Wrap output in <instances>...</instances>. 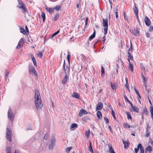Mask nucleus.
<instances>
[{
    "mask_svg": "<svg viewBox=\"0 0 153 153\" xmlns=\"http://www.w3.org/2000/svg\"><path fill=\"white\" fill-rule=\"evenodd\" d=\"M145 87L146 90L147 92V93L149 94L150 93V90L149 89H147V86L146 85H144Z\"/></svg>",
    "mask_w": 153,
    "mask_h": 153,
    "instance_id": "47",
    "label": "nucleus"
},
{
    "mask_svg": "<svg viewBox=\"0 0 153 153\" xmlns=\"http://www.w3.org/2000/svg\"><path fill=\"white\" fill-rule=\"evenodd\" d=\"M148 110L146 108L144 109V110L141 113V115H147Z\"/></svg>",
    "mask_w": 153,
    "mask_h": 153,
    "instance_id": "25",
    "label": "nucleus"
},
{
    "mask_svg": "<svg viewBox=\"0 0 153 153\" xmlns=\"http://www.w3.org/2000/svg\"><path fill=\"white\" fill-rule=\"evenodd\" d=\"M63 68L64 69V71H65V61L64 60V64L63 65Z\"/></svg>",
    "mask_w": 153,
    "mask_h": 153,
    "instance_id": "59",
    "label": "nucleus"
},
{
    "mask_svg": "<svg viewBox=\"0 0 153 153\" xmlns=\"http://www.w3.org/2000/svg\"><path fill=\"white\" fill-rule=\"evenodd\" d=\"M20 32L24 34H26V32L25 29L24 28L22 27H21L20 26Z\"/></svg>",
    "mask_w": 153,
    "mask_h": 153,
    "instance_id": "19",
    "label": "nucleus"
},
{
    "mask_svg": "<svg viewBox=\"0 0 153 153\" xmlns=\"http://www.w3.org/2000/svg\"><path fill=\"white\" fill-rule=\"evenodd\" d=\"M61 7L60 6H56L54 9H55L56 11H58L60 10Z\"/></svg>",
    "mask_w": 153,
    "mask_h": 153,
    "instance_id": "38",
    "label": "nucleus"
},
{
    "mask_svg": "<svg viewBox=\"0 0 153 153\" xmlns=\"http://www.w3.org/2000/svg\"><path fill=\"white\" fill-rule=\"evenodd\" d=\"M126 113L127 115L128 119H130L131 120L132 117L130 113L128 112H126Z\"/></svg>",
    "mask_w": 153,
    "mask_h": 153,
    "instance_id": "27",
    "label": "nucleus"
},
{
    "mask_svg": "<svg viewBox=\"0 0 153 153\" xmlns=\"http://www.w3.org/2000/svg\"><path fill=\"white\" fill-rule=\"evenodd\" d=\"M29 71L30 72H32L34 76L36 77V79L37 80L38 79V76L36 71L34 68L33 67H30L29 68Z\"/></svg>",
    "mask_w": 153,
    "mask_h": 153,
    "instance_id": "7",
    "label": "nucleus"
},
{
    "mask_svg": "<svg viewBox=\"0 0 153 153\" xmlns=\"http://www.w3.org/2000/svg\"><path fill=\"white\" fill-rule=\"evenodd\" d=\"M90 134V130L85 131V135L88 137H89Z\"/></svg>",
    "mask_w": 153,
    "mask_h": 153,
    "instance_id": "34",
    "label": "nucleus"
},
{
    "mask_svg": "<svg viewBox=\"0 0 153 153\" xmlns=\"http://www.w3.org/2000/svg\"><path fill=\"white\" fill-rule=\"evenodd\" d=\"M56 139L54 137H51V139L50 144L49 146V149H50L52 150L53 149L54 146L55 144Z\"/></svg>",
    "mask_w": 153,
    "mask_h": 153,
    "instance_id": "6",
    "label": "nucleus"
},
{
    "mask_svg": "<svg viewBox=\"0 0 153 153\" xmlns=\"http://www.w3.org/2000/svg\"><path fill=\"white\" fill-rule=\"evenodd\" d=\"M124 127L125 128H130V126L128 124L124 123L123 124Z\"/></svg>",
    "mask_w": 153,
    "mask_h": 153,
    "instance_id": "39",
    "label": "nucleus"
},
{
    "mask_svg": "<svg viewBox=\"0 0 153 153\" xmlns=\"http://www.w3.org/2000/svg\"><path fill=\"white\" fill-rule=\"evenodd\" d=\"M109 152L110 153H115L111 146L109 147Z\"/></svg>",
    "mask_w": 153,
    "mask_h": 153,
    "instance_id": "32",
    "label": "nucleus"
},
{
    "mask_svg": "<svg viewBox=\"0 0 153 153\" xmlns=\"http://www.w3.org/2000/svg\"><path fill=\"white\" fill-rule=\"evenodd\" d=\"M146 134L145 136L146 137H148L150 136V132L147 129H146Z\"/></svg>",
    "mask_w": 153,
    "mask_h": 153,
    "instance_id": "30",
    "label": "nucleus"
},
{
    "mask_svg": "<svg viewBox=\"0 0 153 153\" xmlns=\"http://www.w3.org/2000/svg\"><path fill=\"white\" fill-rule=\"evenodd\" d=\"M78 125L76 123L72 124L70 127L71 128H77L78 127Z\"/></svg>",
    "mask_w": 153,
    "mask_h": 153,
    "instance_id": "33",
    "label": "nucleus"
},
{
    "mask_svg": "<svg viewBox=\"0 0 153 153\" xmlns=\"http://www.w3.org/2000/svg\"><path fill=\"white\" fill-rule=\"evenodd\" d=\"M69 79V77L68 75H65V76L63 78L62 81V83L63 84H65L66 82Z\"/></svg>",
    "mask_w": 153,
    "mask_h": 153,
    "instance_id": "11",
    "label": "nucleus"
},
{
    "mask_svg": "<svg viewBox=\"0 0 153 153\" xmlns=\"http://www.w3.org/2000/svg\"><path fill=\"white\" fill-rule=\"evenodd\" d=\"M72 147H69L67 148L66 149V152L68 153H69L70 150L72 149Z\"/></svg>",
    "mask_w": 153,
    "mask_h": 153,
    "instance_id": "43",
    "label": "nucleus"
},
{
    "mask_svg": "<svg viewBox=\"0 0 153 153\" xmlns=\"http://www.w3.org/2000/svg\"><path fill=\"white\" fill-rule=\"evenodd\" d=\"M133 10L135 14V15L138 14V9L137 7L135 6L133 8Z\"/></svg>",
    "mask_w": 153,
    "mask_h": 153,
    "instance_id": "29",
    "label": "nucleus"
},
{
    "mask_svg": "<svg viewBox=\"0 0 153 153\" xmlns=\"http://www.w3.org/2000/svg\"><path fill=\"white\" fill-rule=\"evenodd\" d=\"M110 109L112 110H111V114L112 115L114 119L115 120L116 119V117L115 116V113L114 112V111L112 110V108H110Z\"/></svg>",
    "mask_w": 153,
    "mask_h": 153,
    "instance_id": "35",
    "label": "nucleus"
},
{
    "mask_svg": "<svg viewBox=\"0 0 153 153\" xmlns=\"http://www.w3.org/2000/svg\"><path fill=\"white\" fill-rule=\"evenodd\" d=\"M109 128V129L111 132L112 133V130L111 128V126H109L108 127Z\"/></svg>",
    "mask_w": 153,
    "mask_h": 153,
    "instance_id": "61",
    "label": "nucleus"
},
{
    "mask_svg": "<svg viewBox=\"0 0 153 153\" xmlns=\"http://www.w3.org/2000/svg\"><path fill=\"white\" fill-rule=\"evenodd\" d=\"M34 98V102L36 108L37 109H41L42 107L43 104L39 92L37 90L35 91Z\"/></svg>",
    "mask_w": 153,
    "mask_h": 153,
    "instance_id": "1",
    "label": "nucleus"
},
{
    "mask_svg": "<svg viewBox=\"0 0 153 153\" xmlns=\"http://www.w3.org/2000/svg\"><path fill=\"white\" fill-rule=\"evenodd\" d=\"M6 138L10 142H11L12 138V131L8 128H6Z\"/></svg>",
    "mask_w": 153,
    "mask_h": 153,
    "instance_id": "3",
    "label": "nucleus"
},
{
    "mask_svg": "<svg viewBox=\"0 0 153 153\" xmlns=\"http://www.w3.org/2000/svg\"><path fill=\"white\" fill-rule=\"evenodd\" d=\"M141 147V143H139L137 146V148H135L134 149V152L135 153H137L140 147Z\"/></svg>",
    "mask_w": 153,
    "mask_h": 153,
    "instance_id": "26",
    "label": "nucleus"
},
{
    "mask_svg": "<svg viewBox=\"0 0 153 153\" xmlns=\"http://www.w3.org/2000/svg\"><path fill=\"white\" fill-rule=\"evenodd\" d=\"M60 30L57 31L56 32L54 33L52 36L51 37V38L52 39L53 37H54L55 36L57 35L59 32Z\"/></svg>",
    "mask_w": 153,
    "mask_h": 153,
    "instance_id": "41",
    "label": "nucleus"
},
{
    "mask_svg": "<svg viewBox=\"0 0 153 153\" xmlns=\"http://www.w3.org/2000/svg\"><path fill=\"white\" fill-rule=\"evenodd\" d=\"M7 116L8 119L11 121H12L14 120V117L12 110L10 108L9 109L7 112Z\"/></svg>",
    "mask_w": 153,
    "mask_h": 153,
    "instance_id": "5",
    "label": "nucleus"
},
{
    "mask_svg": "<svg viewBox=\"0 0 153 153\" xmlns=\"http://www.w3.org/2000/svg\"><path fill=\"white\" fill-rule=\"evenodd\" d=\"M89 150L92 153H93L94 152L92 147H89Z\"/></svg>",
    "mask_w": 153,
    "mask_h": 153,
    "instance_id": "54",
    "label": "nucleus"
},
{
    "mask_svg": "<svg viewBox=\"0 0 153 153\" xmlns=\"http://www.w3.org/2000/svg\"><path fill=\"white\" fill-rule=\"evenodd\" d=\"M59 14L56 13L55 16L54 17L53 19V20L54 21L57 20L59 18Z\"/></svg>",
    "mask_w": 153,
    "mask_h": 153,
    "instance_id": "23",
    "label": "nucleus"
},
{
    "mask_svg": "<svg viewBox=\"0 0 153 153\" xmlns=\"http://www.w3.org/2000/svg\"><path fill=\"white\" fill-rule=\"evenodd\" d=\"M24 43V42L23 39L21 38L19 41L17 46L16 47V49H19V48H22L23 44Z\"/></svg>",
    "mask_w": 153,
    "mask_h": 153,
    "instance_id": "8",
    "label": "nucleus"
},
{
    "mask_svg": "<svg viewBox=\"0 0 153 153\" xmlns=\"http://www.w3.org/2000/svg\"><path fill=\"white\" fill-rule=\"evenodd\" d=\"M70 55L69 53L67 56V58L68 60L69 63H70Z\"/></svg>",
    "mask_w": 153,
    "mask_h": 153,
    "instance_id": "57",
    "label": "nucleus"
},
{
    "mask_svg": "<svg viewBox=\"0 0 153 153\" xmlns=\"http://www.w3.org/2000/svg\"><path fill=\"white\" fill-rule=\"evenodd\" d=\"M146 36L147 37H150V34L149 33H146Z\"/></svg>",
    "mask_w": 153,
    "mask_h": 153,
    "instance_id": "60",
    "label": "nucleus"
},
{
    "mask_svg": "<svg viewBox=\"0 0 153 153\" xmlns=\"http://www.w3.org/2000/svg\"><path fill=\"white\" fill-rule=\"evenodd\" d=\"M153 30V26H151L149 29V31L150 32L152 31Z\"/></svg>",
    "mask_w": 153,
    "mask_h": 153,
    "instance_id": "56",
    "label": "nucleus"
},
{
    "mask_svg": "<svg viewBox=\"0 0 153 153\" xmlns=\"http://www.w3.org/2000/svg\"><path fill=\"white\" fill-rule=\"evenodd\" d=\"M10 148V147H8L7 148V153H11Z\"/></svg>",
    "mask_w": 153,
    "mask_h": 153,
    "instance_id": "51",
    "label": "nucleus"
},
{
    "mask_svg": "<svg viewBox=\"0 0 153 153\" xmlns=\"http://www.w3.org/2000/svg\"><path fill=\"white\" fill-rule=\"evenodd\" d=\"M89 119L90 118L88 116H84L82 118V120L84 122H86L87 120Z\"/></svg>",
    "mask_w": 153,
    "mask_h": 153,
    "instance_id": "31",
    "label": "nucleus"
},
{
    "mask_svg": "<svg viewBox=\"0 0 153 153\" xmlns=\"http://www.w3.org/2000/svg\"><path fill=\"white\" fill-rule=\"evenodd\" d=\"M25 28L26 30V31L28 33H29V30L28 29L27 27V26H26V27H25Z\"/></svg>",
    "mask_w": 153,
    "mask_h": 153,
    "instance_id": "63",
    "label": "nucleus"
},
{
    "mask_svg": "<svg viewBox=\"0 0 153 153\" xmlns=\"http://www.w3.org/2000/svg\"><path fill=\"white\" fill-rule=\"evenodd\" d=\"M128 57L129 60L131 59V60L132 61L133 60V56H132L131 54L130 53L129 51H128Z\"/></svg>",
    "mask_w": 153,
    "mask_h": 153,
    "instance_id": "18",
    "label": "nucleus"
},
{
    "mask_svg": "<svg viewBox=\"0 0 153 153\" xmlns=\"http://www.w3.org/2000/svg\"><path fill=\"white\" fill-rule=\"evenodd\" d=\"M129 85L128 83H126L125 85V86L127 88H128Z\"/></svg>",
    "mask_w": 153,
    "mask_h": 153,
    "instance_id": "62",
    "label": "nucleus"
},
{
    "mask_svg": "<svg viewBox=\"0 0 153 153\" xmlns=\"http://www.w3.org/2000/svg\"><path fill=\"white\" fill-rule=\"evenodd\" d=\"M101 76L102 77H103L105 75V71L103 67L102 66L101 67Z\"/></svg>",
    "mask_w": 153,
    "mask_h": 153,
    "instance_id": "22",
    "label": "nucleus"
},
{
    "mask_svg": "<svg viewBox=\"0 0 153 153\" xmlns=\"http://www.w3.org/2000/svg\"><path fill=\"white\" fill-rule=\"evenodd\" d=\"M111 86L112 88L114 90H115L116 89V84L114 83H111Z\"/></svg>",
    "mask_w": 153,
    "mask_h": 153,
    "instance_id": "24",
    "label": "nucleus"
},
{
    "mask_svg": "<svg viewBox=\"0 0 153 153\" xmlns=\"http://www.w3.org/2000/svg\"><path fill=\"white\" fill-rule=\"evenodd\" d=\"M128 61L129 63V68L130 69L131 71L132 72L133 71V65L130 63V60L129 59H128Z\"/></svg>",
    "mask_w": 153,
    "mask_h": 153,
    "instance_id": "20",
    "label": "nucleus"
},
{
    "mask_svg": "<svg viewBox=\"0 0 153 153\" xmlns=\"http://www.w3.org/2000/svg\"><path fill=\"white\" fill-rule=\"evenodd\" d=\"M133 50V49L132 48V44H131V43L130 48L129 49L128 51H130V52H131Z\"/></svg>",
    "mask_w": 153,
    "mask_h": 153,
    "instance_id": "50",
    "label": "nucleus"
},
{
    "mask_svg": "<svg viewBox=\"0 0 153 153\" xmlns=\"http://www.w3.org/2000/svg\"><path fill=\"white\" fill-rule=\"evenodd\" d=\"M136 17H137V19L138 22L140 23V20L139 19V17H138V14L136 15Z\"/></svg>",
    "mask_w": 153,
    "mask_h": 153,
    "instance_id": "58",
    "label": "nucleus"
},
{
    "mask_svg": "<svg viewBox=\"0 0 153 153\" xmlns=\"http://www.w3.org/2000/svg\"><path fill=\"white\" fill-rule=\"evenodd\" d=\"M103 25L104 27V35H105L107 33V31L108 29V19H103Z\"/></svg>",
    "mask_w": 153,
    "mask_h": 153,
    "instance_id": "4",
    "label": "nucleus"
},
{
    "mask_svg": "<svg viewBox=\"0 0 153 153\" xmlns=\"http://www.w3.org/2000/svg\"><path fill=\"white\" fill-rule=\"evenodd\" d=\"M123 142L124 145V148L125 149L128 147L129 144V143L128 140H127L126 141H125L124 140H123Z\"/></svg>",
    "mask_w": 153,
    "mask_h": 153,
    "instance_id": "13",
    "label": "nucleus"
},
{
    "mask_svg": "<svg viewBox=\"0 0 153 153\" xmlns=\"http://www.w3.org/2000/svg\"><path fill=\"white\" fill-rule=\"evenodd\" d=\"M123 16H124V19L126 20L127 22H128V18L127 17L125 13L124 12L123 13Z\"/></svg>",
    "mask_w": 153,
    "mask_h": 153,
    "instance_id": "45",
    "label": "nucleus"
},
{
    "mask_svg": "<svg viewBox=\"0 0 153 153\" xmlns=\"http://www.w3.org/2000/svg\"><path fill=\"white\" fill-rule=\"evenodd\" d=\"M140 150L141 153H144V149L143 146H142L141 144V147H140Z\"/></svg>",
    "mask_w": 153,
    "mask_h": 153,
    "instance_id": "42",
    "label": "nucleus"
},
{
    "mask_svg": "<svg viewBox=\"0 0 153 153\" xmlns=\"http://www.w3.org/2000/svg\"><path fill=\"white\" fill-rule=\"evenodd\" d=\"M72 97L76 98L78 99H80V96L78 93L76 92H74L72 95Z\"/></svg>",
    "mask_w": 153,
    "mask_h": 153,
    "instance_id": "14",
    "label": "nucleus"
},
{
    "mask_svg": "<svg viewBox=\"0 0 153 153\" xmlns=\"http://www.w3.org/2000/svg\"><path fill=\"white\" fill-rule=\"evenodd\" d=\"M46 9L49 12H50V13H51L53 12L54 10V9L51 8H47Z\"/></svg>",
    "mask_w": 153,
    "mask_h": 153,
    "instance_id": "37",
    "label": "nucleus"
},
{
    "mask_svg": "<svg viewBox=\"0 0 153 153\" xmlns=\"http://www.w3.org/2000/svg\"><path fill=\"white\" fill-rule=\"evenodd\" d=\"M124 97L125 98V100H126V101L127 100V101L129 103H131L130 101L128 100V99L127 98V97L126 96L124 95Z\"/></svg>",
    "mask_w": 153,
    "mask_h": 153,
    "instance_id": "53",
    "label": "nucleus"
},
{
    "mask_svg": "<svg viewBox=\"0 0 153 153\" xmlns=\"http://www.w3.org/2000/svg\"><path fill=\"white\" fill-rule=\"evenodd\" d=\"M144 22L146 25L148 26H149L150 25L151 22L148 17L146 16L145 17Z\"/></svg>",
    "mask_w": 153,
    "mask_h": 153,
    "instance_id": "10",
    "label": "nucleus"
},
{
    "mask_svg": "<svg viewBox=\"0 0 153 153\" xmlns=\"http://www.w3.org/2000/svg\"><path fill=\"white\" fill-rule=\"evenodd\" d=\"M146 152L147 151L151 152L152 151V148L150 146H148L145 149Z\"/></svg>",
    "mask_w": 153,
    "mask_h": 153,
    "instance_id": "21",
    "label": "nucleus"
},
{
    "mask_svg": "<svg viewBox=\"0 0 153 153\" xmlns=\"http://www.w3.org/2000/svg\"><path fill=\"white\" fill-rule=\"evenodd\" d=\"M43 53L42 52H39L38 53V56L39 57L42 58L43 56Z\"/></svg>",
    "mask_w": 153,
    "mask_h": 153,
    "instance_id": "44",
    "label": "nucleus"
},
{
    "mask_svg": "<svg viewBox=\"0 0 153 153\" xmlns=\"http://www.w3.org/2000/svg\"><path fill=\"white\" fill-rule=\"evenodd\" d=\"M88 17H86L85 19V27H86V26L88 24Z\"/></svg>",
    "mask_w": 153,
    "mask_h": 153,
    "instance_id": "49",
    "label": "nucleus"
},
{
    "mask_svg": "<svg viewBox=\"0 0 153 153\" xmlns=\"http://www.w3.org/2000/svg\"><path fill=\"white\" fill-rule=\"evenodd\" d=\"M31 58L34 66H36L37 65L36 62L35 58L33 55H31Z\"/></svg>",
    "mask_w": 153,
    "mask_h": 153,
    "instance_id": "17",
    "label": "nucleus"
},
{
    "mask_svg": "<svg viewBox=\"0 0 153 153\" xmlns=\"http://www.w3.org/2000/svg\"><path fill=\"white\" fill-rule=\"evenodd\" d=\"M132 33L134 35L136 36L140 35L139 31L137 28L136 29H134V30L133 31Z\"/></svg>",
    "mask_w": 153,
    "mask_h": 153,
    "instance_id": "12",
    "label": "nucleus"
},
{
    "mask_svg": "<svg viewBox=\"0 0 153 153\" xmlns=\"http://www.w3.org/2000/svg\"><path fill=\"white\" fill-rule=\"evenodd\" d=\"M97 117L99 119H101L102 118V116L101 112L100 111H97Z\"/></svg>",
    "mask_w": 153,
    "mask_h": 153,
    "instance_id": "15",
    "label": "nucleus"
},
{
    "mask_svg": "<svg viewBox=\"0 0 153 153\" xmlns=\"http://www.w3.org/2000/svg\"><path fill=\"white\" fill-rule=\"evenodd\" d=\"M103 108V104L102 102H99L98 103L96 108V111L101 110Z\"/></svg>",
    "mask_w": 153,
    "mask_h": 153,
    "instance_id": "9",
    "label": "nucleus"
},
{
    "mask_svg": "<svg viewBox=\"0 0 153 153\" xmlns=\"http://www.w3.org/2000/svg\"><path fill=\"white\" fill-rule=\"evenodd\" d=\"M95 34L96 32L95 30L94 29V32L93 34L90 36L88 40L90 41L94 38L95 36Z\"/></svg>",
    "mask_w": 153,
    "mask_h": 153,
    "instance_id": "16",
    "label": "nucleus"
},
{
    "mask_svg": "<svg viewBox=\"0 0 153 153\" xmlns=\"http://www.w3.org/2000/svg\"><path fill=\"white\" fill-rule=\"evenodd\" d=\"M132 110L134 111L137 113L138 112L139 110V109L136 106H134V107H133V108H132Z\"/></svg>",
    "mask_w": 153,
    "mask_h": 153,
    "instance_id": "28",
    "label": "nucleus"
},
{
    "mask_svg": "<svg viewBox=\"0 0 153 153\" xmlns=\"http://www.w3.org/2000/svg\"><path fill=\"white\" fill-rule=\"evenodd\" d=\"M134 90H135V91L136 94L137 95H139V92L136 89V87H134Z\"/></svg>",
    "mask_w": 153,
    "mask_h": 153,
    "instance_id": "52",
    "label": "nucleus"
},
{
    "mask_svg": "<svg viewBox=\"0 0 153 153\" xmlns=\"http://www.w3.org/2000/svg\"><path fill=\"white\" fill-rule=\"evenodd\" d=\"M104 120L105 121L106 123L108 124L109 123V121L108 118L105 117L104 118Z\"/></svg>",
    "mask_w": 153,
    "mask_h": 153,
    "instance_id": "46",
    "label": "nucleus"
},
{
    "mask_svg": "<svg viewBox=\"0 0 153 153\" xmlns=\"http://www.w3.org/2000/svg\"><path fill=\"white\" fill-rule=\"evenodd\" d=\"M41 16L42 17L43 19V22H44L45 19V13H42Z\"/></svg>",
    "mask_w": 153,
    "mask_h": 153,
    "instance_id": "36",
    "label": "nucleus"
},
{
    "mask_svg": "<svg viewBox=\"0 0 153 153\" xmlns=\"http://www.w3.org/2000/svg\"><path fill=\"white\" fill-rule=\"evenodd\" d=\"M80 3L79 4H77L76 5V7L77 8H79V6H80Z\"/></svg>",
    "mask_w": 153,
    "mask_h": 153,
    "instance_id": "64",
    "label": "nucleus"
},
{
    "mask_svg": "<svg viewBox=\"0 0 153 153\" xmlns=\"http://www.w3.org/2000/svg\"><path fill=\"white\" fill-rule=\"evenodd\" d=\"M18 5L17 7L18 8L22 10V11L25 14L26 12L28 13L27 9L24 3L21 0H18Z\"/></svg>",
    "mask_w": 153,
    "mask_h": 153,
    "instance_id": "2",
    "label": "nucleus"
},
{
    "mask_svg": "<svg viewBox=\"0 0 153 153\" xmlns=\"http://www.w3.org/2000/svg\"><path fill=\"white\" fill-rule=\"evenodd\" d=\"M83 114H84L83 113L82 111V109H81L80 111L78 116L79 117H81L83 115Z\"/></svg>",
    "mask_w": 153,
    "mask_h": 153,
    "instance_id": "40",
    "label": "nucleus"
},
{
    "mask_svg": "<svg viewBox=\"0 0 153 153\" xmlns=\"http://www.w3.org/2000/svg\"><path fill=\"white\" fill-rule=\"evenodd\" d=\"M82 111L83 113V114H88L87 112L86 111V110H85V109H82Z\"/></svg>",
    "mask_w": 153,
    "mask_h": 153,
    "instance_id": "55",
    "label": "nucleus"
},
{
    "mask_svg": "<svg viewBox=\"0 0 153 153\" xmlns=\"http://www.w3.org/2000/svg\"><path fill=\"white\" fill-rule=\"evenodd\" d=\"M143 82L144 83V85H146V81L147 80H146V79L144 77V76L143 75Z\"/></svg>",
    "mask_w": 153,
    "mask_h": 153,
    "instance_id": "48",
    "label": "nucleus"
}]
</instances>
